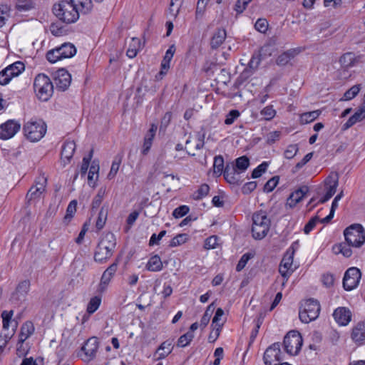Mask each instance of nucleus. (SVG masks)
<instances>
[{"label": "nucleus", "mask_w": 365, "mask_h": 365, "mask_svg": "<svg viewBox=\"0 0 365 365\" xmlns=\"http://www.w3.org/2000/svg\"><path fill=\"white\" fill-rule=\"evenodd\" d=\"M71 0L61 1L54 4L53 12L54 15L62 22L72 24L79 19L78 8L75 6Z\"/></svg>", "instance_id": "nucleus-1"}, {"label": "nucleus", "mask_w": 365, "mask_h": 365, "mask_svg": "<svg viewBox=\"0 0 365 365\" xmlns=\"http://www.w3.org/2000/svg\"><path fill=\"white\" fill-rule=\"evenodd\" d=\"M116 246V240L113 233L106 234L98 242L95 253L96 262L102 263L111 257Z\"/></svg>", "instance_id": "nucleus-2"}, {"label": "nucleus", "mask_w": 365, "mask_h": 365, "mask_svg": "<svg viewBox=\"0 0 365 365\" xmlns=\"http://www.w3.org/2000/svg\"><path fill=\"white\" fill-rule=\"evenodd\" d=\"M271 220L264 211L260 210L252 215V233L255 240L263 239L268 233Z\"/></svg>", "instance_id": "nucleus-3"}, {"label": "nucleus", "mask_w": 365, "mask_h": 365, "mask_svg": "<svg viewBox=\"0 0 365 365\" xmlns=\"http://www.w3.org/2000/svg\"><path fill=\"white\" fill-rule=\"evenodd\" d=\"M34 89L39 100L47 101L53 95V85L48 76L39 73L34 79Z\"/></svg>", "instance_id": "nucleus-4"}, {"label": "nucleus", "mask_w": 365, "mask_h": 365, "mask_svg": "<svg viewBox=\"0 0 365 365\" xmlns=\"http://www.w3.org/2000/svg\"><path fill=\"white\" fill-rule=\"evenodd\" d=\"M46 124L41 119H31L23 128L24 135L31 142L40 140L46 133Z\"/></svg>", "instance_id": "nucleus-5"}, {"label": "nucleus", "mask_w": 365, "mask_h": 365, "mask_svg": "<svg viewBox=\"0 0 365 365\" xmlns=\"http://www.w3.org/2000/svg\"><path fill=\"white\" fill-rule=\"evenodd\" d=\"M320 312V304L317 299H307L301 306L299 317L302 322L308 324L318 318Z\"/></svg>", "instance_id": "nucleus-6"}, {"label": "nucleus", "mask_w": 365, "mask_h": 365, "mask_svg": "<svg viewBox=\"0 0 365 365\" xmlns=\"http://www.w3.org/2000/svg\"><path fill=\"white\" fill-rule=\"evenodd\" d=\"M345 240L349 246L360 247L365 242V231L360 224H353L344 232Z\"/></svg>", "instance_id": "nucleus-7"}, {"label": "nucleus", "mask_w": 365, "mask_h": 365, "mask_svg": "<svg viewBox=\"0 0 365 365\" xmlns=\"http://www.w3.org/2000/svg\"><path fill=\"white\" fill-rule=\"evenodd\" d=\"M76 53V47L71 43H64L61 46L49 50L46 53V59L51 63L63 58L73 57Z\"/></svg>", "instance_id": "nucleus-8"}, {"label": "nucleus", "mask_w": 365, "mask_h": 365, "mask_svg": "<svg viewBox=\"0 0 365 365\" xmlns=\"http://www.w3.org/2000/svg\"><path fill=\"white\" fill-rule=\"evenodd\" d=\"M302 342L303 339L299 332L290 331L284 338V349L289 355H297L301 350Z\"/></svg>", "instance_id": "nucleus-9"}, {"label": "nucleus", "mask_w": 365, "mask_h": 365, "mask_svg": "<svg viewBox=\"0 0 365 365\" xmlns=\"http://www.w3.org/2000/svg\"><path fill=\"white\" fill-rule=\"evenodd\" d=\"M294 255V250L293 245H292L284 254L279 264V272L286 281L295 269V268L293 267Z\"/></svg>", "instance_id": "nucleus-10"}, {"label": "nucleus", "mask_w": 365, "mask_h": 365, "mask_svg": "<svg viewBox=\"0 0 365 365\" xmlns=\"http://www.w3.org/2000/svg\"><path fill=\"white\" fill-rule=\"evenodd\" d=\"M361 272L355 267L349 268L344 273L343 278V287L346 291L355 289L360 282Z\"/></svg>", "instance_id": "nucleus-11"}, {"label": "nucleus", "mask_w": 365, "mask_h": 365, "mask_svg": "<svg viewBox=\"0 0 365 365\" xmlns=\"http://www.w3.org/2000/svg\"><path fill=\"white\" fill-rule=\"evenodd\" d=\"M263 359L265 365H278L283 359L280 344L276 342L269 346L266 349Z\"/></svg>", "instance_id": "nucleus-12"}, {"label": "nucleus", "mask_w": 365, "mask_h": 365, "mask_svg": "<svg viewBox=\"0 0 365 365\" xmlns=\"http://www.w3.org/2000/svg\"><path fill=\"white\" fill-rule=\"evenodd\" d=\"M98 346L99 343L96 337L88 339L81 347V351L83 352L82 359L87 362L93 360L96 357Z\"/></svg>", "instance_id": "nucleus-13"}, {"label": "nucleus", "mask_w": 365, "mask_h": 365, "mask_svg": "<svg viewBox=\"0 0 365 365\" xmlns=\"http://www.w3.org/2000/svg\"><path fill=\"white\" fill-rule=\"evenodd\" d=\"M21 124L14 120H9L0 125V138L8 140L14 137L20 130Z\"/></svg>", "instance_id": "nucleus-14"}, {"label": "nucleus", "mask_w": 365, "mask_h": 365, "mask_svg": "<svg viewBox=\"0 0 365 365\" xmlns=\"http://www.w3.org/2000/svg\"><path fill=\"white\" fill-rule=\"evenodd\" d=\"M30 289V282L24 280L21 282L15 292L12 294L10 300L12 303L19 304L26 299V295Z\"/></svg>", "instance_id": "nucleus-15"}, {"label": "nucleus", "mask_w": 365, "mask_h": 365, "mask_svg": "<svg viewBox=\"0 0 365 365\" xmlns=\"http://www.w3.org/2000/svg\"><path fill=\"white\" fill-rule=\"evenodd\" d=\"M71 81V74L65 69H59L54 77V83L56 89L64 91L70 86Z\"/></svg>", "instance_id": "nucleus-16"}, {"label": "nucleus", "mask_w": 365, "mask_h": 365, "mask_svg": "<svg viewBox=\"0 0 365 365\" xmlns=\"http://www.w3.org/2000/svg\"><path fill=\"white\" fill-rule=\"evenodd\" d=\"M13 314L14 312L12 310L9 312L4 311L1 314L4 330L8 331L9 327H11V330L9 331L7 334H5L6 337L9 339H11V336L14 334L15 331L17 328V322L15 321H11Z\"/></svg>", "instance_id": "nucleus-17"}, {"label": "nucleus", "mask_w": 365, "mask_h": 365, "mask_svg": "<svg viewBox=\"0 0 365 365\" xmlns=\"http://www.w3.org/2000/svg\"><path fill=\"white\" fill-rule=\"evenodd\" d=\"M333 317L339 325L345 326L351 321V314L346 307H338L334 310Z\"/></svg>", "instance_id": "nucleus-18"}, {"label": "nucleus", "mask_w": 365, "mask_h": 365, "mask_svg": "<svg viewBox=\"0 0 365 365\" xmlns=\"http://www.w3.org/2000/svg\"><path fill=\"white\" fill-rule=\"evenodd\" d=\"M76 149V144L73 140L66 141L62 147L61 158L63 165L68 163L72 158Z\"/></svg>", "instance_id": "nucleus-19"}, {"label": "nucleus", "mask_w": 365, "mask_h": 365, "mask_svg": "<svg viewBox=\"0 0 365 365\" xmlns=\"http://www.w3.org/2000/svg\"><path fill=\"white\" fill-rule=\"evenodd\" d=\"M157 129H158V126L155 124L153 123V124H151L150 129L145 134V138H144L143 148L141 150V153L143 155H146L148 153V152L152 146L153 140L155 135Z\"/></svg>", "instance_id": "nucleus-20"}, {"label": "nucleus", "mask_w": 365, "mask_h": 365, "mask_svg": "<svg viewBox=\"0 0 365 365\" xmlns=\"http://www.w3.org/2000/svg\"><path fill=\"white\" fill-rule=\"evenodd\" d=\"M309 187L306 185L302 186L294 192H293L287 200V205L289 207H294L298 202H299L304 195L308 192Z\"/></svg>", "instance_id": "nucleus-21"}, {"label": "nucleus", "mask_w": 365, "mask_h": 365, "mask_svg": "<svg viewBox=\"0 0 365 365\" xmlns=\"http://www.w3.org/2000/svg\"><path fill=\"white\" fill-rule=\"evenodd\" d=\"M175 51L176 48L174 44L170 46L168 49L166 51L163 59L161 62V71L160 72V74H165L170 68V63L174 56Z\"/></svg>", "instance_id": "nucleus-22"}, {"label": "nucleus", "mask_w": 365, "mask_h": 365, "mask_svg": "<svg viewBox=\"0 0 365 365\" xmlns=\"http://www.w3.org/2000/svg\"><path fill=\"white\" fill-rule=\"evenodd\" d=\"M172 341L168 340L165 341L160 345V346L156 350V352L154 354V357H155L157 360L165 359L172 352Z\"/></svg>", "instance_id": "nucleus-23"}, {"label": "nucleus", "mask_w": 365, "mask_h": 365, "mask_svg": "<svg viewBox=\"0 0 365 365\" xmlns=\"http://www.w3.org/2000/svg\"><path fill=\"white\" fill-rule=\"evenodd\" d=\"M351 338L359 344L365 341V322H359L353 328Z\"/></svg>", "instance_id": "nucleus-24"}, {"label": "nucleus", "mask_w": 365, "mask_h": 365, "mask_svg": "<svg viewBox=\"0 0 365 365\" xmlns=\"http://www.w3.org/2000/svg\"><path fill=\"white\" fill-rule=\"evenodd\" d=\"M224 174L225 179L230 184H238L240 181V173H237L233 168L230 165H227L225 168V170L222 173Z\"/></svg>", "instance_id": "nucleus-25"}, {"label": "nucleus", "mask_w": 365, "mask_h": 365, "mask_svg": "<svg viewBox=\"0 0 365 365\" xmlns=\"http://www.w3.org/2000/svg\"><path fill=\"white\" fill-rule=\"evenodd\" d=\"M297 54L298 51L297 49L287 50L277 57L276 63L278 66H285Z\"/></svg>", "instance_id": "nucleus-26"}, {"label": "nucleus", "mask_w": 365, "mask_h": 365, "mask_svg": "<svg viewBox=\"0 0 365 365\" xmlns=\"http://www.w3.org/2000/svg\"><path fill=\"white\" fill-rule=\"evenodd\" d=\"M118 269V262H113L110 264L103 273V275L101 279V285H107L111 280L114 274L116 272Z\"/></svg>", "instance_id": "nucleus-27"}, {"label": "nucleus", "mask_w": 365, "mask_h": 365, "mask_svg": "<svg viewBox=\"0 0 365 365\" xmlns=\"http://www.w3.org/2000/svg\"><path fill=\"white\" fill-rule=\"evenodd\" d=\"M163 267V262L158 255L151 257L146 264V269L150 272H159Z\"/></svg>", "instance_id": "nucleus-28"}, {"label": "nucleus", "mask_w": 365, "mask_h": 365, "mask_svg": "<svg viewBox=\"0 0 365 365\" xmlns=\"http://www.w3.org/2000/svg\"><path fill=\"white\" fill-rule=\"evenodd\" d=\"M34 331V327L31 322H26L21 328L19 342L25 341Z\"/></svg>", "instance_id": "nucleus-29"}, {"label": "nucleus", "mask_w": 365, "mask_h": 365, "mask_svg": "<svg viewBox=\"0 0 365 365\" xmlns=\"http://www.w3.org/2000/svg\"><path fill=\"white\" fill-rule=\"evenodd\" d=\"M249 165H250V160L247 156L244 155V156L237 158L235 160V165H232L230 166L232 168H233L235 169V170H236L237 173H239L240 174V173L245 172L247 169Z\"/></svg>", "instance_id": "nucleus-30"}, {"label": "nucleus", "mask_w": 365, "mask_h": 365, "mask_svg": "<svg viewBox=\"0 0 365 365\" xmlns=\"http://www.w3.org/2000/svg\"><path fill=\"white\" fill-rule=\"evenodd\" d=\"M325 184L327 185V192L326 194L332 197L336 190V187L338 186V177L336 175L329 176L326 181Z\"/></svg>", "instance_id": "nucleus-31"}, {"label": "nucleus", "mask_w": 365, "mask_h": 365, "mask_svg": "<svg viewBox=\"0 0 365 365\" xmlns=\"http://www.w3.org/2000/svg\"><path fill=\"white\" fill-rule=\"evenodd\" d=\"M226 38V31L225 29H218L211 39V46L212 48H218Z\"/></svg>", "instance_id": "nucleus-32"}, {"label": "nucleus", "mask_w": 365, "mask_h": 365, "mask_svg": "<svg viewBox=\"0 0 365 365\" xmlns=\"http://www.w3.org/2000/svg\"><path fill=\"white\" fill-rule=\"evenodd\" d=\"M71 1L76 4V8H78L79 13L87 14L93 7L91 0H71Z\"/></svg>", "instance_id": "nucleus-33"}, {"label": "nucleus", "mask_w": 365, "mask_h": 365, "mask_svg": "<svg viewBox=\"0 0 365 365\" xmlns=\"http://www.w3.org/2000/svg\"><path fill=\"white\" fill-rule=\"evenodd\" d=\"M140 48V40L138 38H132L131 43L126 51V55L130 58H133L137 56V53Z\"/></svg>", "instance_id": "nucleus-34"}, {"label": "nucleus", "mask_w": 365, "mask_h": 365, "mask_svg": "<svg viewBox=\"0 0 365 365\" xmlns=\"http://www.w3.org/2000/svg\"><path fill=\"white\" fill-rule=\"evenodd\" d=\"M339 61L341 66H343L344 68H349L355 65L356 62L357 61V59L355 57L354 53L348 52L344 53L340 58Z\"/></svg>", "instance_id": "nucleus-35"}, {"label": "nucleus", "mask_w": 365, "mask_h": 365, "mask_svg": "<svg viewBox=\"0 0 365 365\" xmlns=\"http://www.w3.org/2000/svg\"><path fill=\"white\" fill-rule=\"evenodd\" d=\"M6 69L11 74V77L18 76L21 74L25 69L24 64L21 61H16L7 67Z\"/></svg>", "instance_id": "nucleus-36"}, {"label": "nucleus", "mask_w": 365, "mask_h": 365, "mask_svg": "<svg viewBox=\"0 0 365 365\" xmlns=\"http://www.w3.org/2000/svg\"><path fill=\"white\" fill-rule=\"evenodd\" d=\"M320 114L321 111L319 110L304 113L300 115V122L302 124L309 123L317 119Z\"/></svg>", "instance_id": "nucleus-37"}, {"label": "nucleus", "mask_w": 365, "mask_h": 365, "mask_svg": "<svg viewBox=\"0 0 365 365\" xmlns=\"http://www.w3.org/2000/svg\"><path fill=\"white\" fill-rule=\"evenodd\" d=\"M122 158L123 157L120 155L115 156L111 165L110 170L108 175V178L109 179H113L117 174L122 162Z\"/></svg>", "instance_id": "nucleus-38"}, {"label": "nucleus", "mask_w": 365, "mask_h": 365, "mask_svg": "<svg viewBox=\"0 0 365 365\" xmlns=\"http://www.w3.org/2000/svg\"><path fill=\"white\" fill-rule=\"evenodd\" d=\"M225 170L224 158L222 155H217L214 158L213 171L215 174L220 175Z\"/></svg>", "instance_id": "nucleus-39"}, {"label": "nucleus", "mask_w": 365, "mask_h": 365, "mask_svg": "<svg viewBox=\"0 0 365 365\" xmlns=\"http://www.w3.org/2000/svg\"><path fill=\"white\" fill-rule=\"evenodd\" d=\"M361 86L360 84H356L351 87L349 90H347L342 98L344 101H350L355 98L358 93H359Z\"/></svg>", "instance_id": "nucleus-40"}, {"label": "nucleus", "mask_w": 365, "mask_h": 365, "mask_svg": "<svg viewBox=\"0 0 365 365\" xmlns=\"http://www.w3.org/2000/svg\"><path fill=\"white\" fill-rule=\"evenodd\" d=\"M189 239L187 234L182 233L179 234L174 237L170 242L169 246L170 247H175L185 243Z\"/></svg>", "instance_id": "nucleus-41"}, {"label": "nucleus", "mask_w": 365, "mask_h": 365, "mask_svg": "<svg viewBox=\"0 0 365 365\" xmlns=\"http://www.w3.org/2000/svg\"><path fill=\"white\" fill-rule=\"evenodd\" d=\"M101 303V297L95 296L91 299L87 306V312L93 314L99 307Z\"/></svg>", "instance_id": "nucleus-42"}, {"label": "nucleus", "mask_w": 365, "mask_h": 365, "mask_svg": "<svg viewBox=\"0 0 365 365\" xmlns=\"http://www.w3.org/2000/svg\"><path fill=\"white\" fill-rule=\"evenodd\" d=\"M193 338V333H192V331H187L178 339L177 345L180 347H185L190 344Z\"/></svg>", "instance_id": "nucleus-43"}, {"label": "nucleus", "mask_w": 365, "mask_h": 365, "mask_svg": "<svg viewBox=\"0 0 365 365\" xmlns=\"http://www.w3.org/2000/svg\"><path fill=\"white\" fill-rule=\"evenodd\" d=\"M76 206H77V201L73 200L71 201L67 207L66 209V213L64 217V221L65 222H70L71 218L73 217L75 212H76Z\"/></svg>", "instance_id": "nucleus-44"}, {"label": "nucleus", "mask_w": 365, "mask_h": 365, "mask_svg": "<svg viewBox=\"0 0 365 365\" xmlns=\"http://www.w3.org/2000/svg\"><path fill=\"white\" fill-rule=\"evenodd\" d=\"M260 62H261L260 55L259 54L253 55L248 63V68L246 69V71L249 70V71L251 73H253L258 68Z\"/></svg>", "instance_id": "nucleus-45"}, {"label": "nucleus", "mask_w": 365, "mask_h": 365, "mask_svg": "<svg viewBox=\"0 0 365 365\" xmlns=\"http://www.w3.org/2000/svg\"><path fill=\"white\" fill-rule=\"evenodd\" d=\"M260 114L266 120H271L276 115V110L272 106H267L260 111Z\"/></svg>", "instance_id": "nucleus-46"}, {"label": "nucleus", "mask_w": 365, "mask_h": 365, "mask_svg": "<svg viewBox=\"0 0 365 365\" xmlns=\"http://www.w3.org/2000/svg\"><path fill=\"white\" fill-rule=\"evenodd\" d=\"M269 164L267 162H263L260 165H259L256 168H255L252 173V178H259L265 171L267 170Z\"/></svg>", "instance_id": "nucleus-47"}, {"label": "nucleus", "mask_w": 365, "mask_h": 365, "mask_svg": "<svg viewBox=\"0 0 365 365\" xmlns=\"http://www.w3.org/2000/svg\"><path fill=\"white\" fill-rule=\"evenodd\" d=\"M252 257V255L250 253H245L244 254L240 259L239 260L237 266H236V270L237 272L242 271L245 267L246 266L247 262Z\"/></svg>", "instance_id": "nucleus-48"}, {"label": "nucleus", "mask_w": 365, "mask_h": 365, "mask_svg": "<svg viewBox=\"0 0 365 365\" xmlns=\"http://www.w3.org/2000/svg\"><path fill=\"white\" fill-rule=\"evenodd\" d=\"M107 217V212L105 211L103 207H102L99 212L98 220L96 222V228L98 230H101L105 225Z\"/></svg>", "instance_id": "nucleus-49"}, {"label": "nucleus", "mask_w": 365, "mask_h": 365, "mask_svg": "<svg viewBox=\"0 0 365 365\" xmlns=\"http://www.w3.org/2000/svg\"><path fill=\"white\" fill-rule=\"evenodd\" d=\"M240 115L237 110H231L225 117V123L227 125H232L235 120Z\"/></svg>", "instance_id": "nucleus-50"}, {"label": "nucleus", "mask_w": 365, "mask_h": 365, "mask_svg": "<svg viewBox=\"0 0 365 365\" xmlns=\"http://www.w3.org/2000/svg\"><path fill=\"white\" fill-rule=\"evenodd\" d=\"M279 180V178L278 176H274L269 179L264 186V191L267 192H272L278 184Z\"/></svg>", "instance_id": "nucleus-51"}, {"label": "nucleus", "mask_w": 365, "mask_h": 365, "mask_svg": "<svg viewBox=\"0 0 365 365\" xmlns=\"http://www.w3.org/2000/svg\"><path fill=\"white\" fill-rule=\"evenodd\" d=\"M209 1L210 0H198L195 11L196 19L200 18L203 15L206 5Z\"/></svg>", "instance_id": "nucleus-52"}, {"label": "nucleus", "mask_w": 365, "mask_h": 365, "mask_svg": "<svg viewBox=\"0 0 365 365\" xmlns=\"http://www.w3.org/2000/svg\"><path fill=\"white\" fill-rule=\"evenodd\" d=\"M93 150H91L89 154L88 155L87 157H84L83 158V162H82V165H81V175H86V173H87L88 171V167H89V164H90V161L93 157Z\"/></svg>", "instance_id": "nucleus-53"}, {"label": "nucleus", "mask_w": 365, "mask_h": 365, "mask_svg": "<svg viewBox=\"0 0 365 365\" xmlns=\"http://www.w3.org/2000/svg\"><path fill=\"white\" fill-rule=\"evenodd\" d=\"M190 208L187 205H181L173 210V215L175 218L184 217L189 212Z\"/></svg>", "instance_id": "nucleus-54"}, {"label": "nucleus", "mask_w": 365, "mask_h": 365, "mask_svg": "<svg viewBox=\"0 0 365 365\" xmlns=\"http://www.w3.org/2000/svg\"><path fill=\"white\" fill-rule=\"evenodd\" d=\"M299 150L297 145H289L284 153V155L287 159H292Z\"/></svg>", "instance_id": "nucleus-55"}, {"label": "nucleus", "mask_w": 365, "mask_h": 365, "mask_svg": "<svg viewBox=\"0 0 365 365\" xmlns=\"http://www.w3.org/2000/svg\"><path fill=\"white\" fill-rule=\"evenodd\" d=\"M218 244V238L215 235L207 237L204 244V247L207 250L214 249Z\"/></svg>", "instance_id": "nucleus-56"}, {"label": "nucleus", "mask_w": 365, "mask_h": 365, "mask_svg": "<svg viewBox=\"0 0 365 365\" xmlns=\"http://www.w3.org/2000/svg\"><path fill=\"white\" fill-rule=\"evenodd\" d=\"M12 78L13 77H11V74L8 72L6 68L0 71V85H7Z\"/></svg>", "instance_id": "nucleus-57"}, {"label": "nucleus", "mask_w": 365, "mask_h": 365, "mask_svg": "<svg viewBox=\"0 0 365 365\" xmlns=\"http://www.w3.org/2000/svg\"><path fill=\"white\" fill-rule=\"evenodd\" d=\"M250 1L248 0H237L235 4L234 10L237 14H242L247 8Z\"/></svg>", "instance_id": "nucleus-58"}, {"label": "nucleus", "mask_w": 365, "mask_h": 365, "mask_svg": "<svg viewBox=\"0 0 365 365\" xmlns=\"http://www.w3.org/2000/svg\"><path fill=\"white\" fill-rule=\"evenodd\" d=\"M255 28L261 33H265L268 28V22L265 19H259L255 24Z\"/></svg>", "instance_id": "nucleus-59"}, {"label": "nucleus", "mask_w": 365, "mask_h": 365, "mask_svg": "<svg viewBox=\"0 0 365 365\" xmlns=\"http://www.w3.org/2000/svg\"><path fill=\"white\" fill-rule=\"evenodd\" d=\"M281 136L280 131H272L267 134L266 142L269 145L274 144L276 141L279 140Z\"/></svg>", "instance_id": "nucleus-60"}, {"label": "nucleus", "mask_w": 365, "mask_h": 365, "mask_svg": "<svg viewBox=\"0 0 365 365\" xmlns=\"http://www.w3.org/2000/svg\"><path fill=\"white\" fill-rule=\"evenodd\" d=\"M319 221L318 216L312 217L304 226V232L305 234H309L316 226L317 223Z\"/></svg>", "instance_id": "nucleus-61"}, {"label": "nucleus", "mask_w": 365, "mask_h": 365, "mask_svg": "<svg viewBox=\"0 0 365 365\" xmlns=\"http://www.w3.org/2000/svg\"><path fill=\"white\" fill-rule=\"evenodd\" d=\"M50 31L55 36H62L64 33L63 26H59L57 23H53L50 26Z\"/></svg>", "instance_id": "nucleus-62"}, {"label": "nucleus", "mask_w": 365, "mask_h": 365, "mask_svg": "<svg viewBox=\"0 0 365 365\" xmlns=\"http://www.w3.org/2000/svg\"><path fill=\"white\" fill-rule=\"evenodd\" d=\"M212 327V331L210 332L208 340L210 342H214L217 340V339L220 336V333L222 329V325H218L217 327L214 326Z\"/></svg>", "instance_id": "nucleus-63"}, {"label": "nucleus", "mask_w": 365, "mask_h": 365, "mask_svg": "<svg viewBox=\"0 0 365 365\" xmlns=\"http://www.w3.org/2000/svg\"><path fill=\"white\" fill-rule=\"evenodd\" d=\"M46 181L47 180L44 176H40L36 180L34 186L43 193L45 190Z\"/></svg>", "instance_id": "nucleus-64"}]
</instances>
